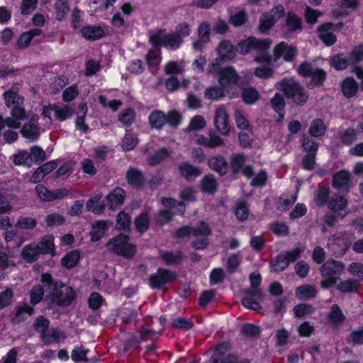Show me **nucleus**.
Here are the masks:
<instances>
[{
	"mask_svg": "<svg viewBox=\"0 0 363 363\" xmlns=\"http://www.w3.org/2000/svg\"><path fill=\"white\" fill-rule=\"evenodd\" d=\"M50 325V320L43 315L38 316L33 323L34 329L40 334V339L43 340L45 345H47L52 343V340L47 338L48 337V330Z\"/></svg>",
	"mask_w": 363,
	"mask_h": 363,
	"instance_id": "393cba45",
	"label": "nucleus"
},
{
	"mask_svg": "<svg viewBox=\"0 0 363 363\" xmlns=\"http://www.w3.org/2000/svg\"><path fill=\"white\" fill-rule=\"evenodd\" d=\"M173 214L169 210H160L154 216V221L156 225L163 226L172 220Z\"/></svg>",
	"mask_w": 363,
	"mask_h": 363,
	"instance_id": "0e129e2a",
	"label": "nucleus"
},
{
	"mask_svg": "<svg viewBox=\"0 0 363 363\" xmlns=\"http://www.w3.org/2000/svg\"><path fill=\"white\" fill-rule=\"evenodd\" d=\"M352 242L351 235L346 231H339L328 238V248L335 257H343Z\"/></svg>",
	"mask_w": 363,
	"mask_h": 363,
	"instance_id": "39448f33",
	"label": "nucleus"
},
{
	"mask_svg": "<svg viewBox=\"0 0 363 363\" xmlns=\"http://www.w3.org/2000/svg\"><path fill=\"white\" fill-rule=\"evenodd\" d=\"M328 320L330 324L336 327L340 325L345 320V316L337 304L332 305Z\"/></svg>",
	"mask_w": 363,
	"mask_h": 363,
	"instance_id": "a19ab883",
	"label": "nucleus"
},
{
	"mask_svg": "<svg viewBox=\"0 0 363 363\" xmlns=\"http://www.w3.org/2000/svg\"><path fill=\"white\" fill-rule=\"evenodd\" d=\"M330 196V189L327 187L320 186L317 191L315 197V201L318 206H324L326 203L328 204Z\"/></svg>",
	"mask_w": 363,
	"mask_h": 363,
	"instance_id": "774afa93",
	"label": "nucleus"
},
{
	"mask_svg": "<svg viewBox=\"0 0 363 363\" xmlns=\"http://www.w3.org/2000/svg\"><path fill=\"white\" fill-rule=\"evenodd\" d=\"M200 186L203 193L213 195L218 190V183L213 174H208L202 178Z\"/></svg>",
	"mask_w": 363,
	"mask_h": 363,
	"instance_id": "473e14b6",
	"label": "nucleus"
},
{
	"mask_svg": "<svg viewBox=\"0 0 363 363\" xmlns=\"http://www.w3.org/2000/svg\"><path fill=\"white\" fill-rule=\"evenodd\" d=\"M80 260V253L77 250H72L67 253L61 259V265L67 269H70L74 268L79 263Z\"/></svg>",
	"mask_w": 363,
	"mask_h": 363,
	"instance_id": "49530a36",
	"label": "nucleus"
},
{
	"mask_svg": "<svg viewBox=\"0 0 363 363\" xmlns=\"http://www.w3.org/2000/svg\"><path fill=\"white\" fill-rule=\"evenodd\" d=\"M262 282V277L260 274H255L251 273V310H256L258 303L252 299L253 297H257L258 298H262L264 296L260 289L259 288Z\"/></svg>",
	"mask_w": 363,
	"mask_h": 363,
	"instance_id": "7c9ffc66",
	"label": "nucleus"
},
{
	"mask_svg": "<svg viewBox=\"0 0 363 363\" xmlns=\"http://www.w3.org/2000/svg\"><path fill=\"white\" fill-rule=\"evenodd\" d=\"M134 225L137 232L140 234H144L150 228V218L147 212H143L138 215L134 221Z\"/></svg>",
	"mask_w": 363,
	"mask_h": 363,
	"instance_id": "de8ad7c7",
	"label": "nucleus"
},
{
	"mask_svg": "<svg viewBox=\"0 0 363 363\" xmlns=\"http://www.w3.org/2000/svg\"><path fill=\"white\" fill-rule=\"evenodd\" d=\"M275 88L281 91L287 99L299 106L308 101L309 94L299 82L294 78L285 77L275 84Z\"/></svg>",
	"mask_w": 363,
	"mask_h": 363,
	"instance_id": "f03ea898",
	"label": "nucleus"
},
{
	"mask_svg": "<svg viewBox=\"0 0 363 363\" xmlns=\"http://www.w3.org/2000/svg\"><path fill=\"white\" fill-rule=\"evenodd\" d=\"M272 44L269 38L258 39L251 36V49H254L259 52V55L255 57V60L267 65V61L262 59V57H272L268 55L267 51Z\"/></svg>",
	"mask_w": 363,
	"mask_h": 363,
	"instance_id": "dca6fc26",
	"label": "nucleus"
},
{
	"mask_svg": "<svg viewBox=\"0 0 363 363\" xmlns=\"http://www.w3.org/2000/svg\"><path fill=\"white\" fill-rule=\"evenodd\" d=\"M45 286L40 284H35L32 286L30 292V303L32 306L39 304L45 298Z\"/></svg>",
	"mask_w": 363,
	"mask_h": 363,
	"instance_id": "a18cd8bd",
	"label": "nucleus"
},
{
	"mask_svg": "<svg viewBox=\"0 0 363 363\" xmlns=\"http://www.w3.org/2000/svg\"><path fill=\"white\" fill-rule=\"evenodd\" d=\"M125 199V191L121 187L114 188L105 198L106 206L113 210L116 207L123 204Z\"/></svg>",
	"mask_w": 363,
	"mask_h": 363,
	"instance_id": "6ab92c4d",
	"label": "nucleus"
},
{
	"mask_svg": "<svg viewBox=\"0 0 363 363\" xmlns=\"http://www.w3.org/2000/svg\"><path fill=\"white\" fill-rule=\"evenodd\" d=\"M334 25L331 23H325L317 28L319 38L328 46L334 45L337 38L333 33Z\"/></svg>",
	"mask_w": 363,
	"mask_h": 363,
	"instance_id": "4be33fe9",
	"label": "nucleus"
},
{
	"mask_svg": "<svg viewBox=\"0 0 363 363\" xmlns=\"http://www.w3.org/2000/svg\"><path fill=\"white\" fill-rule=\"evenodd\" d=\"M214 123L218 131L223 135H228L230 130L229 116L224 108H218L216 111Z\"/></svg>",
	"mask_w": 363,
	"mask_h": 363,
	"instance_id": "a211bd4d",
	"label": "nucleus"
},
{
	"mask_svg": "<svg viewBox=\"0 0 363 363\" xmlns=\"http://www.w3.org/2000/svg\"><path fill=\"white\" fill-rule=\"evenodd\" d=\"M347 206V200L343 196H339L336 198H332L329 200L328 207L333 212L342 211Z\"/></svg>",
	"mask_w": 363,
	"mask_h": 363,
	"instance_id": "6e6d98bb",
	"label": "nucleus"
},
{
	"mask_svg": "<svg viewBox=\"0 0 363 363\" xmlns=\"http://www.w3.org/2000/svg\"><path fill=\"white\" fill-rule=\"evenodd\" d=\"M298 74L303 77H310L311 79L306 83L308 89L320 86L326 79V73L324 69H297Z\"/></svg>",
	"mask_w": 363,
	"mask_h": 363,
	"instance_id": "4468645a",
	"label": "nucleus"
},
{
	"mask_svg": "<svg viewBox=\"0 0 363 363\" xmlns=\"http://www.w3.org/2000/svg\"><path fill=\"white\" fill-rule=\"evenodd\" d=\"M341 143L345 146H350L357 139V134L352 128H347L344 132L339 135Z\"/></svg>",
	"mask_w": 363,
	"mask_h": 363,
	"instance_id": "13d9d810",
	"label": "nucleus"
},
{
	"mask_svg": "<svg viewBox=\"0 0 363 363\" xmlns=\"http://www.w3.org/2000/svg\"><path fill=\"white\" fill-rule=\"evenodd\" d=\"M171 326L175 329L189 330L194 326V322L186 317H176L172 319Z\"/></svg>",
	"mask_w": 363,
	"mask_h": 363,
	"instance_id": "3c124183",
	"label": "nucleus"
},
{
	"mask_svg": "<svg viewBox=\"0 0 363 363\" xmlns=\"http://www.w3.org/2000/svg\"><path fill=\"white\" fill-rule=\"evenodd\" d=\"M148 121L152 128L161 130L167 124L166 113L160 110H155L150 113Z\"/></svg>",
	"mask_w": 363,
	"mask_h": 363,
	"instance_id": "c9c22d12",
	"label": "nucleus"
},
{
	"mask_svg": "<svg viewBox=\"0 0 363 363\" xmlns=\"http://www.w3.org/2000/svg\"><path fill=\"white\" fill-rule=\"evenodd\" d=\"M149 41L155 48L164 46L173 50L179 48L184 42L177 33L173 32L162 35L161 30L150 35Z\"/></svg>",
	"mask_w": 363,
	"mask_h": 363,
	"instance_id": "6e6552de",
	"label": "nucleus"
},
{
	"mask_svg": "<svg viewBox=\"0 0 363 363\" xmlns=\"http://www.w3.org/2000/svg\"><path fill=\"white\" fill-rule=\"evenodd\" d=\"M232 349L230 341H222L218 342L214 350V352L209 359V363H250L248 359H240L238 355L225 352Z\"/></svg>",
	"mask_w": 363,
	"mask_h": 363,
	"instance_id": "423d86ee",
	"label": "nucleus"
},
{
	"mask_svg": "<svg viewBox=\"0 0 363 363\" xmlns=\"http://www.w3.org/2000/svg\"><path fill=\"white\" fill-rule=\"evenodd\" d=\"M330 65L335 68H346L348 66H352L350 57L344 54H338L332 57Z\"/></svg>",
	"mask_w": 363,
	"mask_h": 363,
	"instance_id": "338daca9",
	"label": "nucleus"
},
{
	"mask_svg": "<svg viewBox=\"0 0 363 363\" xmlns=\"http://www.w3.org/2000/svg\"><path fill=\"white\" fill-rule=\"evenodd\" d=\"M38 118H35L34 117L27 123H25L20 133L22 136L26 139L30 140V141H35L39 138L40 136V127L38 123H35L33 122V120H38Z\"/></svg>",
	"mask_w": 363,
	"mask_h": 363,
	"instance_id": "bb28decb",
	"label": "nucleus"
},
{
	"mask_svg": "<svg viewBox=\"0 0 363 363\" xmlns=\"http://www.w3.org/2000/svg\"><path fill=\"white\" fill-rule=\"evenodd\" d=\"M179 174L186 181H191L199 177L202 170L200 167L194 166L188 162H183L178 166Z\"/></svg>",
	"mask_w": 363,
	"mask_h": 363,
	"instance_id": "b1692460",
	"label": "nucleus"
},
{
	"mask_svg": "<svg viewBox=\"0 0 363 363\" xmlns=\"http://www.w3.org/2000/svg\"><path fill=\"white\" fill-rule=\"evenodd\" d=\"M216 51L218 57L212 61L208 68H234L233 66H224L225 62L233 60L236 56L234 45L230 40H222Z\"/></svg>",
	"mask_w": 363,
	"mask_h": 363,
	"instance_id": "0eeeda50",
	"label": "nucleus"
},
{
	"mask_svg": "<svg viewBox=\"0 0 363 363\" xmlns=\"http://www.w3.org/2000/svg\"><path fill=\"white\" fill-rule=\"evenodd\" d=\"M247 21V15L245 10H240L237 13H230L228 23L234 27L243 26Z\"/></svg>",
	"mask_w": 363,
	"mask_h": 363,
	"instance_id": "4d7b16f0",
	"label": "nucleus"
},
{
	"mask_svg": "<svg viewBox=\"0 0 363 363\" xmlns=\"http://www.w3.org/2000/svg\"><path fill=\"white\" fill-rule=\"evenodd\" d=\"M53 110L55 111L57 119L60 121H64L69 118L74 113V111L69 105L64 106H59L55 104L53 105Z\"/></svg>",
	"mask_w": 363,
	"mask_h": 363,
	"instance_id": "603ef678",
	"label": "nucleus"
},
{
	"mask_svg": "<svg viewBox=\"0 0 363 363\" xmlns=\"http://www.w3.org/2000/svg\"><path fill=\"white\" fill-rule=\"evenodd\" d=\"M289 264V262L287 261L283 253L278 254L271 262V266L276 272L285 270Z\"/></svg>",
	"mask_w": 363,
	"mask_h": 363,
	"instance_id": "680f3d73",
	"label": "nucleus"
},
{
	"mask_svg": "<svg viewBox=\"0 0 363 363\" xmlns=\"http://www.w3.org/2000/svg\"><path fill=\"white\" fill-rule=\"evenodd\" d=\"M13 162L17 166H27L32 165L30 154L26 150H21L17 154L13 155Z\"/></svg>",
	"mask_w": 363,
	"mask_h": 363,
	"instance_id": "052dcab7",
	"label": "nucleus"
},
{
	"mask_svg": "<svg viewBox=\"0 0 363 363\" xmlns=\"http://www.w3.org/2000/svg\"><path fill=\"white\" fill-rule=\"evenodd\" d=\"M327 127L321 118H315L312 121L308 128V133L313 138H321L325 135Z\"/></svg>",
	"mask_w": 363,
	"mask_h": 363,
	"instance_id": "79ce46f5",
	"label": "nucleus"
},
{
	"mask_svg": "<svg viewBox=\"0 0 363 363\" xmlns=\"http://www.w3.org/2000/svg\"><path fill=\"white\" fill-rule=\"evenodd\" d=\"M296 55L297 49L296 47L289 45L285 42H281L274 47L272 57L264 56L262 59L267 61V65H274V63L281 57H283L285 61L292 62Z\"/></svg>",
	"mask_w": 363,
	"mask_h": 363,
	"instance_id": "1a4fd4ad",
	"label": "nucleus"
},
{
	"mask_svg": "<svg viewBox=\"0 0 363 363\" xmlns=\"http://www.w3.org/2000/svg\"><path fill=\"white\" fill-rule=\"evenodd\" d=\"M284 95L277 92L270 99V106L273 111L277 113L278 118L276 119L277 123H281L284 121L285 116L286 100Z\"/></svg>",
	"mask_w": 363,
	"mask_h": 363,
	"instance_id": "aec40b11",
	"label": "nucleus"
},
{
	"mask_svg": "<svg viewBox=\"0 0 363 363\" xmlns=\"http://www.w3.org/2000/svg\"><path fill=\"white\" fill-rule=\"evenodd\" d=\"M80 35L86 40L96 41L104 37L111 35L112 32L105 30L101 26L87 25L81 28Z\"/></svg>",
	"mask_w": 363,
	"mask_h": 363,
	"instance_id": "ddd939ff",
	"label": "nucleus"
},
{
	"mask_svg": "<svg viewBox=\"0 0 363 363\" xmlns=\"http://www.w3.org/2000/svg\"><path fill=\"white\" fill-rule=\"evenodd\" d=\"M30 154L32 164L33 163L40 164L46 159L45 151L38 145H34L30 147Z\"/></svg>",
	"mask_w": 363,
	"mask_h": 363,
	"instance_id": "69168bd1",
	"label": "nucleus"
},
{
	"mask_svg": "<svg viewBox=\"0 0 363 363\" xmlns=\"http://www.w3.org/2000/svg\"><path fill=\"white\" fill-rule=\"evenodd\" d=\"M40 281L46 287L44 303L47 310H53L56 306L68 307L75 300L76 293L73 288L67 286L62 280L53 278L50 273H43Z\"/></svg>",
	"mask_w": 363,
	"mask_h": 363,
	"instance_id": "f257e3e1",
	"label": "nucleus"
},
{
	"mask_svg": "<svg viewBox=\"0 0 363 363\" xmlns=\"http://www.w3.org/2000/svg\"><path fill=\"white\" fill-rule=\"evenodd\" d=\"M285 22L289 32H301L302 30V19L294 12L287 13Z\"/></svg>",
	"mask_w": 363,
	"mask_h": 363,
	"instance_id": "ea45409f",
	"label": "nucleus"
},
{
	"mask_svg": "<svg viewBox=\"0 0 363 363\" xmlns=\"http://www.w3.org/2000/svg\"><path fill=\"white\" fill-rule=\"evenodd\" d=\"M125 179L128 184L136 189H142L146 182L143 171L134 167H130L125 172Z\"/></svg>",
	"mask_w": 363,
	"mask_h": 363,
	"instance_id": "2eb2a0df",
	"label": "nucleus"
},
{
	"mask_svg": "<svg viewBox=\"0 0 363 363\" xmlns=\"http://www.w3.org/2000/svg\"><path fill=\"white\" fill-rule=\"evenodd\" d=\"M34 313V308L24 303L23 306L16 308L14 317L12 318L13 324H19L25 322L29 316Z\"/></svg>",
	"mask_w": 363,
	"mask_h": 363,
	"instance_id": "e433bc0d",
	"label": "nucleus"
},
{
	"mask_svg": "<svg viewBox=\"0 0 363 363\" xmlns=\"http://www.w3.org/2000/svg\"><path fill=\"white\" fill-rule=\"evenodd\" d=\"M342 95L346 99L355 97L359 90V84L352 77H345L340 84Z\"/></svg>",
	"mask_w": 363,
	"mask_h": 363,
	"instance_id": "5701e85b",
	"label": "nucleus"
},
{
	"mask_svg": "<svg viewBox=\"0 0 363 363\" xmlns=\"http://www.w3.org/2000/svg\"><path fill=\"white\" fill-rule=\"evenodd\" d=\"M350 173L347 170L342 169L333 174L332 177V186L338 191H348L350 186Z\"/></svg>",
	"mask_w": 363,
	"mask_h": 363,
	"instance_id": "f3484780",
	"label": "nucleus"
},
{
	"mask_svg": "<svg viewBox=\"0 0 363 363\" xmlns=\"http://www.w3.org/2000/svg\"><path fill=\"white\" fill-rule=\"evenodd\" d=\"M360 286V281L357 279H349L340 281L335 286L342 293H356Z\"/></svg>",
	"mask_w": 363,
	"mask_h": 363,
	"instance_id": "37998d69",
	"label": "nucleus"
},
{
	"mask_svg": "<svg viewBox=\"0 0 363 363\" xmlns=\"http://www.w3.org/2000/svg\"><path fill=\"white\" fill-rule=\"evenodd\" d=\"M35 246L40 255H55V247L54 243V236L52 235H45L40 240L35 243Z\"/></svg>",
	"mask_w": 363,
	"mask_h": 363,
	"instance_id": "c85d7f7f",
	"label": "nucleus"
},
{
	"mask_svg": "<svg viewBox=\"0 0 363 363\" xmlns=\"http://www.w3.org/2000/svg\"><path fill=\"white\" fill-rule=\"evenodd\" d=\"M170 156V151H169L166 147H160L152 155L147 156V162L149 165L154 167L158 165Z\"/></svg>",
	"mask_w": 363,
	"mask_h": 363,
	"instance_id": "58836bf2",
	"label": "nucleus"
},
{
	"mask_svg": "<svg viewBox=\"0 0 363 363\" xmlns=\"http://www.w3.org/2000/svg\"><path fill=\"white\" fill-rule=\"evenodd\" d=\"M318 291L312 284H303L295 290L296 297L301 301L309 300L316 296Z\"/></svg>",
	"mask_w": 363,
	"mask_h": 363,
	"instance_id": "f704fd0d",
	"label": "nucleus"
},
{
	"mask_svg": "<svg viewBox=\"0 0 363 363\" xmlns=\"http://www.w3.org/2000/svg\"><path fill=\"white\" fill-rule=\"evenodd\" d=\"M35 191L39 199L43 201H52L62 199L67 196L69 192L66 188L50 190L41 184L35 186Z\"/></svg>",
	"mask_w": 363,
	"mask_h": 363,
	"instance_id": "f8f14e48",
	"label": "nucleus"
},
{
	"mask_svg": "<svg viewBox=\"0 0 363 363\" xmlns=\"http://www.w3.org/2000/svg\"><path fill=\"white\" fill-rule=\"evenodd\" d=\"M196 143L208 148L225 145L223 140L213 131L209 132L208 138L204 135H199L196 138Z\"/></svg>",
	"mask_w": 363,
	"mask_h": 363,
	"instance_id": "c756f323",
	"label": "nucleus"
},
{
	"mask_svg": "<svg viewBox=\"0 0 363 363\" xmlns=\"http://www.w3.org/2000/svg\"><path fill=\"white\" fill-rule=\"evenodd\" d=\"M160 257L162 262L168 266L179 265L183 262L185 258V255L181 250L176 252L172 250L161 251L160 252Z\"/></svg>",
	"mask_w": 363,
	"mask_h": 363,
	"instance_id": "cd10ccee",
	"label": "nucleus"
},
{
	"mask_svg": "<svg viewBox=\"0 0 363 363\" xmlns=\"http://www.w3.org/2000/svg\"><path fill=\"white\" fill-rule=\"evenodd\" d=\"M314 311V308L311 304L298 303L293 308L294 316L297 318H302L307 315H311Z\"/></svg>",
	"mask_w": 363,
	"mask_h": 363,
	"instance_id": "e2e57ef3",
	"label": "nucleus"
},
{
	"mask_svg": "<svg viewBox=\"0 0 363 363\" xmlns=\"http://www.w3.org/2000/svg\"><path fill=\"white\" fill-rule=\"evenodd\" d=\"M226 91L221 86L208 87L205 92V98L210 100H218L225 96Z\"/></svg>",
	"mask_w": 363,
	"mask_h": 363,
	"instance_id": "bf43d9fd",
	"label": "nucleus"
},
{
	"mask_svg": "<svg viewBox=\"0 0 363 363\" xmlns=\"http://www.w3.org/2000/svg\"><path fill=\"white\" fill-rule=\"evenodd\" d=\"M345 267L344 263L341 261L330 259L324 262L320 267L322 277V280L320 282V287L323 289H328L335 286Z\"/></svg>",
	"mask_w": 363,
	"mask_h": 363,
	"instance_id": "20e7f679",
	"label": "nucleus"
},
{
	"mask_svg": "<svg viewBox=\"0 0 363 363\" xmlns=\"http://www.w3.org/2000/svg\"><path fill=\"white\" fill-rule=\"evenodd\" d=\"M277 21L267 12L263 13L259 18L258 30L267 33L275 25Z\"/></svg>",
	"mask_w": 363,
	"mask_h": 363,
	"instance_id": "09e8293b",
	"label": "nucleus"
},
{
	"mask_svg": "<svg viewBox=\"0 0 363 363\" xmlns=\"http://www.w3.org/2000/svg\"><path fill=\"white\" fill-rule=\"evenodd\" d=\"M208 166L220 176H225L229 170V164L223 155H215L208 160Z\"/></svg>",
	"mask_w": 363,
	"mask_h": 363,
	"instance_id": "412c9836",
	"label": "nucleus"
},
{
	"mask_svg": "<svg viewBox=\"0 0 363 363\" xmlns=\"http://www.w3.org/2000/svg\"><path fill=\"white\" fill-rule=\"evenodd\" d=\"M301 148L306 154L317 155L320 143L310 138L306 133H303L301 138Z\"/></svg>",
	"mask_w": 363,
	"mask_h": 363,
	"instance_id": "c03bdc74",
	"label": "nucleus"
},
{
	"mask_svg": "<svg viewBox=\"0 0 363 363\" xmlns=\"http://www.w3.org/2000/svg\"><path fill=\"white\" fill-rule=\"evenodd\" d=\"M105 247L110 253L128 259L133 258L137 253L136 245L130 242L128 235L122 233L109 239Z\"/></svg>",
	"mask_w": 363,
	"mask_h": 363,
	"instance_id": "7ed1b4c3",
	"label": "nucleus"
},
{
	"mask_svg": "<svg viewBox=\"0 0 363 363\" xmlns=\"http://www.w3.org/2000/svg\"><path fill=\"white\" fill-rule=\"evenodd\" d=\"M92 230L90 233L91 242H96L101 240L106 232L108 230L107 220H96L91 225Z\"/></svg>",
	"mask_w": 363,
	"mask_h": 363,
	"instance_id": "2f4dec72",
	"label": "nucleus"
},
{
	"mask_svg": "<svg viewBox=\"0 0 363 363\" xmlns=\"http://www.w3.org/2000/svg\"><path fill=\"white\" fill-rule=\"evenodd\" d=\"M251 186L255 187H263L267 184L268 175L264 169H261L257 174L254 175L251 167Z\"/></svg>",
	"mask_w": 363,
	"mask_h": 363,
	"instance_id": "5fc2aeb1",
	"label": "nucleus"
},
{
	"mask_svg": "<svg viewBox=\"0 0 363 363\" xmlns=\"http://www.w3.org/2000/svg\"><path fill=\"white\" fill-rule=\"evenodd\" d=\"M130 228V216L121 211L117 216L116 228L121 231L129 232Z\"/></svg>",
	"mask_w": 363,
	"mask_h": 363,
	"instance_id": "864d4df0",
	"label": "nucleus"
},
{
	"mask_svg": "<svg viewBox=\"0 0 363 363\" xmlns=\"http://www.w3.org/2000/svg\"><path fill=\"white\" fill-rule=\"evenodd\" d=\"M40 254L38 250L35 242H31L25 245L21 252V257L26 262L32 264L35 262Z\"/></svg>",
	"mask_w": 363,
	"mask_h": 363,
	"instance_id": "72a5a7b5",
	"label": "nucleus"
},
{
	"mask_svg": "<svg viewBox=\"0 0 363 363\" xmlns=\"http://www.w3.org/2000/svg\"><path fill=\"white\" fill-rule=\"evenodd\" d=\"M216 72L218 77V82L226 91L233 86H240V76L236 69H208V73Z\"/></svg>",
	"mask_w": 363,
	"mask_h": 363,
	"instance_id": "9b49d317",
	"label": "nucleus"
},
{
	"mask_svg": "<svg viewBox=\"0 0 363 363\" xmlns=\"http://www.w3.org/2000/svg\"><path fill=\"white\" fill-rule=\"evenodd\" d=\"M101 194L91 196L86 203V208L89 212L95 215H101L106 210V204L104 200H101Z\"/></svg>",
	"mask_w": 363,
	"mask_h": 363,
	"instance_id": "a878e982",
	"label": "nucleus"
},
{
	"mask_svg": "<svg viewBox=\"0 0 363 363\" xmlns=\"http://www.w3.org/2000/svg\"><path fill=\"white\" fill-rule=\"evenodd\" d=\"M246 158L243 153H233L230 156V165L232 172L238 174L243 168Z\"/></svg>",
	"mask_w": 363,
	"mask_h": 363,
	"instance_id": "8fccbe9b",
	"label": "nucleus"
},
{
	"mask_svg": "<svg viewBox=\"0 0 363 363\" xmlns=\"http://www.w3.org/2000/svg\"><path fill=\"white\" fill-rule=\"evenodd\" d=\"M178 275L170 269L159 267L155 274L150 276L148 286L152 289H162L168 284L177 280Z\"/></svg>",
	"mask_w": 363,
	"mask_h": 363,
	"instance_id": "9d476101",
	"label": "nucleus"
},
{
	"mask_svg": "<svg viewBox=\"0 0 363 363\" xmlns=\"http://www.w3.org/2000/svg\"><path fill=\"white\" fill-rule=\"evenodd\" d=\"M88 107L86 103H81L79 106V111L75 121L76 128L86 133L89 130V125L85 123Z\"/></svg>",
	"mask_w": 363,
	"mask_h": 363,
	"instance_id": "4c0bfd02",
	"label": "nucleus"
}]
</instances>
